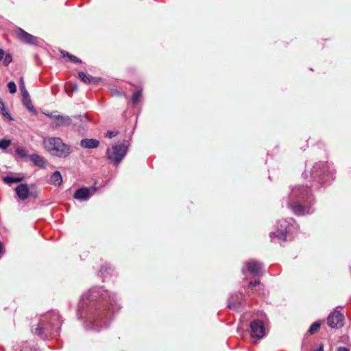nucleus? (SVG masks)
<instances>
[{"label":"nucleus","instance_id":"obj_1","mask_svg":"<svg viewBox=\"0 0 351 351\" xmlns=\"http://www.w3.org/2000/svg\"><path fill=\"white\" fill-rule=\"evenodd\" d=\"M326 176L325 165L323 162L316 163L311 172V178L313 184L309 189L306 186H295L292 189L288 197L287 206L296 215H304L312 213L313 199L312 198L313 189H318L326 182Z\"/></svg>","mask_w":351,"mask_h":351},{"label":"nucleus","instance_id":"obj_2","mask_svg":"<svg viewBox=\"0 0 351 351\" xmlns=\"http://www.w3.org/2000/svg\"><path fill=\"white\" fill-rule=\"evenodd\" d=\"M98 298L101 300L100 304L98 308H95L96 315L90 326L93 330L96 331H99L103 328V326H99L101 322L104 323V328L108 326L106 322L103 319L110 316L111 310L114 311L115 308H118L114 296L101 288L92 289L88 296L83 295L80 305L83 307L85 300L93 301Z\"/></svg>","mask_w":351,"mask_h":351},{"label":"nucleus","instance_id":"obj_3","mask_svg":"<svg viewBox=\"0 0 351 351\" xmlns=\"http://www.w3.org/2000/svg\"><path fill=\"white\" fill-rule=\"evenodd\" d=\"M62 324L60 316L58 312H49L41 316L36 327L32 326V331L41 338L55 336L58 332Z\"/></svg>","mask_w":351,"mask_h":351},{"label":"nucleus","instance_id":"obj_4","mask_svg":"<svg viewBox=\"0 0 351 351\" xmlns=\"http://www.w3.org/2000/svg\"><path fill=\"white\" fill-rule=\"evenodd\" d=\"M45 149L52 156L66 158L71 153V148L59 137H45L43 138Z\"/></svg>","mask_w":351,"mask_h":351},{"label":"nucleus","instance_id":"obj_5","mask_svg":"<svg viewBox=\"0 0 351 351\" xmlns=\"http://www.w3.org/2000/svg\"><path fill=\"white\" fill-rule=\"evenodd\" d=\"M128 152V147L124 144H117L111 149H107V156L108 160L117 166L123 159Z\"/></svg>","mask_w":351,"mask_h":351},{"label":"nucleus","instance_id":"obj_6","mask_svg":"<svg viewBox=\"0 0 351 351\" xmlns=\"http://www.w3.org/2000/svg\"><path fill=\"white\" fill-rule=\"evenodd\" d=\"M280 227H278V230L276 232L270 234V237L273 239V236H275L278 239L285 241H286L287 234L291 230V228H294V220L292 218L288 220L285 219L279 221Z\"/></svg>","mask_w":351,"mask_h":351},{"label":"nucleus","instance_id":"obj_7","mask_svg":"<svg viewBox=\"0 0 351 351\" xmlns=\"http://www.w3.org/2000/svg\"><path fill=\"white\" fill-rule=\"evenodd\" d=\"M344 315L339 311L335 309L330 313L327 318L328 325L332 328H339L343 326Z\"/></svg>","mask_w":351,"mask_h":351},{"label":"nucleus","instance_id":"obj_8","mask_svg":"<svg viewBox=\"0 0 351 351\" xmlns=\"http://www.w3.org/2000/svg\"><path fill=\"white\" fill-rule=\"evenodd\" d=\"M251 335L254 338L261 339L265 336V327L263 322L255 319L250 324Z\"/></svg>","mask_w":351,"mask_h":351},{"label":"nucleus","instance_id":"obj_9","mask_svg":"<svg viewBox=\"0 0 351 351\" xmlns=\"http://www.w3.org/2000/svg\"><path fill=\"white\" fill-rule=\"evenodd\" d=\"M245 269L254 276H259L262 273V264L256 261L252 260L245 263L242 272L245 274Z\"/></svg>","mask_w":351,"mask_h":351},{"label":"nucleus","instance_id":"obj_10","mask_svg":"<svg viewBox=\"0 0 351 351\" xmlns=\"http://www.w3.org/2000/svg\"><path fill=\"white\" fill-rule=\"evenodd\" d=\"M19 38L23 42L27 44L36 45L38 42V38L22 29H19L17 32Z\"/></svg>","mask_w":351,"mask_h":351},{"label":"nucleus","instance_id":"obj_11","mask_svg":"<svg viewBox=\"0 0 351 351\" xmlns=\"http://www.w3.org/2000/svg\"><path fill=\"white\" fill-rule=\"evenodd\" d=\"M16 192L21 199H25L29 196V189L26 184H21L16 188Z\"/></svg>","mask_w":351,"mask_h":351},{"label":"nucleus","instance_id":"obj_12","mask_svg":"<svg viewBox=\"0 0 351 351\" xmlns=\"http://www.w3.org/2000/svg\"><path fill=\"white\" fill-rule=\"evenodd\" d=\"M99 142L96 139L84 138L80 142V145L83 148L93 149L99 146Z\"/></svg>","mask_w":351,"mask_h":351},{"label":"nucleus","instance_id":"obj_13","mask_svg":"<svg viewBox=\"0 0 351 351\" xmlns=\"http://www.w3.org/2000/svg\"><path fill=\"white\" fill-rule=\"evenodd\" d=\"M89 197L90 191L87 188H81L77 189L74 194V197L80 200H87Z\"/></svg>","mask_w":351,"mask_h":351},{"label":"nucleus","instance_id":"obj_14","mask_svg":"<svg viewBox=\"0 0 351 351\" xmlns=\"http://www.w3.org/2000/svg\"><path fill=\"white\" fill-rule=\"evenodd\" d=\"M52 118L57 121L58 126H67L71 123V119L68 116L57 115L53 116Z\"/></svg>","mask_w":351,"mask_h":351},{"label":"nucleus","instance_id":"obj_15","mask_svg":"<svg viewBox=\"0 0 351 351\" xmlns=\"http://www.w3.org/2000/svg\"><path fill=\"white\" fill-rule=\"evenodd\" d=\"M79 78L85 84L96 83L98 80L82 71L78 73Z\"/></svg>","mask_w":351,"mask_h":351},{"label":"nucleus","instance_id":"obj_16","mask_svg":"<svg viewBox=\"0 0 351 351\" xmlns=\"http://www.w3.org/2000/svg\"><path fill=\"white\" fill-rule=\"evenodd\" d=\"M30 160L36 166L40 167H44L46 164V161L45 160L44 158L38 154L31 155Z\"/></svg>","mask_w":351,"mask_h":351},{"label":"nucleus","instance_id":"obj_17","mask_svg":"<svg viewBox=\"0 0 351 351\" xmlns=\"http://www.w3.org/2000/svg\"><path fill=\"white\" fill-rule=\"evenodd\" d=\"M62 182V178L58 171H55L51 176L49 183L55 186H60Z\"/></svg>","mask_w":351,"mask_h":351},{"label":"nucleus","instance_id":"obj_18","mask_svg":"<svg viewBox=\"0 0 351 351\" xmlns=\"http://www.w3.org/2000/svg\"><path fill=\"white\" fill-rule=\"evenodd\" d=\"M19 87H20V90L21 92L23 99L28 98L29 93H28L27 90H26V88L25 86V82H24L23 77H21V79L19 80Z\"/></svg>","mask_w":351,"mask_h":351},{"label":"nucleus","instance_id":"obj_19","mask_svg":"<svg viewBox=\"0 0 351 351\" xmlns=\"http://www.w3.org/2000/svg\"><path fill=\"white\" fill-rule=\"evenodd\" d=\"M21 180L22 178L12 176H5L3 178L4 182L8 184L19 182Z\"/></svg>","mask_w":351,"mask_h":351},{"label":"nucleus","instance_id":"obj_20","mask_svg":"<svg viewBox=\"0 0 351 351\" xmlns=\"http://www.w3.org/2000/svg\"><path fill=\"white\" fill-rule=\"evenodd\" d=\"M11 145V141L7 139L0 140V148L6 149Z\"/></svg>","mask_w":351,"mask_h":351},{"label":"nucleus","instance_id":"obj_21","mask_svg":"<svg viewBox=\"0 0 351 351\" xmlns=\"http://www.w3.org/2000/svg\"><path fill=\"white\" fill-rule=\"evenodd\" d=\"M3 64L4 66H8L12 61V57L11 54L7 53L4 55V57L3 58Z\"/></svg>","mask_w":351,"mask_h":351},{"label":"nucleus","instance_id":"obj_22","mask_svg":"<svg viewBox=\"0 0 351 351\" xmlns=\"http://www.w3.org/2000/svg\"><path fill=\"white\" fill-rule=\"evenodd\" d=\"M141 95H142V92L141 90H138L133 94L132 102L134 104H138V100H139L140 97H141Z\"/></svg>","mask_w":351,"mask_h":351},{"label":"nucleus","instance_id":"obj_23","mask_svg":"<svg viewBox=\"0 0 351 351\" xmlns=\"http://www.w3.org/2000/svg\"><path fill=\"white\" fill-rule=\"evenodd\" d=\"M319 327H320L319 323H317V322L313 323L309 328L308 332L311 334H313L314 332H315L316 331L318 330Z\"/></svg>","mask_w":351,"mask_h":351},{"label":"nucleus","instance_id":"obj_24","mask_svg":"<svg viewBox=\"0 0 351 351\" xmlns=\"http://www.w3.org/2000/svg\"><path fill=\"white\" fill-rule=\"evenodd\" d=\"M8 88L10 93H15L16 92V86L14 82H10L8 84Z\"/></svg>","mask_w":351,"mask_h":351},{"label":"nucleus","instance_id":"obj_25","mask_svg":"<svg viewBox=\"0 0 351 351\" xmlns=\"http://www.w3.org/2000/svg\"><path fill=\"white\" fill-rule=\"evenodd\" d=\"M16 152L22 158H25L27 156L26 152L22 148H17Z\"/></svg>","mask_w":351,"mask_h":351},{"label":"nucleus","instance_id":"obj_26","mask_svg":"<svg viewBox=\"0 0 351 351\" xmlns=\"http://www.w3.org/2000/svg\"><path fill=\"white\" fill-rule=\"evenodd\" d=\"M66 56L73 62H76V63H80L81 62V60L77 57H76V56H75L73 55H71V54L66 53Z\"/></svg>","mask_w":351,"mask_h":351},{"label":"nucleus","instance_id":"obj_27","mask_svg":"<svg viewBox=\"0 0 351 351\" xmlns=\"http://www.w3.org/2000/svg\"><path fill=\"white\" fill-rule=\"evenodd\" d=\"M108 269H110V267H108L107 265H104L101 267V269L99 271L100 275L102 277L105 276V272H107Z\"/></svg>","mask_w":351,"mask_h":351},{"label":"nucleus","instance_id":"obj_28","mask_svg":"<svg viewBox=\"0 0 351 351\" xmlns=\"http://www.w3.org/2000/svg\"><path fill=\"white\" fill-rule=\"evenodd\" d=\"M117 135V132L113 131H108L106 136L112 138Z\"/></svg>","mask_w":351,"mask_h":351},{"label":"nucleus","instance_id":"obj_29","mask_svg":"<svg viewBox=\"0 0 351 351\" xmlns=\"http://www.w3.org/2000/svg\"><path fill=\"white\" fill-rule=\"evenodd\" d=\"M24 100V104L26 106V107L29 109V110H32V107L31 106V102H30V100H29V97L25 99H23Z\"/></svg>","mask_w":351,"mask_h":351},{"label":"nucleus","instance_id":"obj_30","mask_svg":"<svg viewBox=\"0 0 351 351\" xmlns=\"http://www.w3.org/2000/svg\"><path fill=\"white\" fill-rule=\"evenodd\" d=\"M1 114L8 119L12 121V118L9 112H8L5 110V111H1Z\"/></svg>","mask_w":351,"mask_h":351},{"label":"nucleus","instance_id":"obj_31","mask_svg":"<svg viewBox=\"0 0 351 351\" xmlns=\"http://www.w3.org/2000/svg\"><path fill=\"white\" fill-rule=\"evenodd\" d=\"M260 284L259 280L251 281L249 282V287L253 288Z\"/></svg>","mask_w":351,"mask_h":351},{"label":"nucleus","instance_id":"obj_32","mask_svg":"<svg viewBox=\"0 0 351 351\" xmlns=\"http://www.w3.org/2000/svg\"><path fill=\"white\" fill-rule=\"evenodd\" d=\"M77 84H74V85L73 86L72 88H71V93H69V91L68 88H66V90L67 94H68V95H71V94L73 92H74V91L77 90Z\"/></svg>","mask_w":351,"mask_h":351},{"label":"nucleus","instance_id":"obj_33","mask_svg":"<svg viewBox=\"0 0 351 351\" xmlns=\"http://www.w3.org/2000/svg\"><path fill=\"white\" fill-rule=\"evenodd\" d=\"M0 110H1V112L5 111L4 103L1 97H0Z\"/></svg>","mask_w":351,"mask_h":351},{"label":"nucleus","instance_id":"obj_34","mask_svg":"<svg viewBox=\"0 0 351 351\" xmlns=\"http://www.w3.org/2000/svg\"><path fill=\"white\" fill-rule=\"evenodd\" d=\"M5 55V52L3 49H0V60H3Z\"/></svg>","mask_w":351,"mask_h":351},{"label":"nucleus","instance_id":"obj_35","mask_svg":"<svg viewBox=\"0 0 351 351\" xmlns=\"http://www.w3.org/2000/svg\"><path fill=\"white\" fill-rule=\"evenodd\" d=\"M337 351H349L346 347H339Z\"/></svg>","mask_w":351,"mask_h":351},{"label":"nucleus","instance_id":"obj_36","mask_svg":"<svg viewBox=\"0 0 351 351\" xmlns=\"http://www.w3.org/2000/svg\"><path fill=\"white\" fill-rule=\"evenodd\" d=\"M314 351H323V346L322 345H320L319 348L315 350Z\"/></svg>","mask_w":351,"mask_h":351},{"label":"nucleus","instance_id":"obj_37","mask_svg":"<svg viewBox=\"0 0 351 351\" xmlns=\"http://www.w3.org/2000/svg\"><path fill=\"white\" fill-rule=\"evenodd\" d=\"M2 252V244L1 243H0V254Z\"/></svg>","mask_w":351,"mask_h":351}]
</instances>
